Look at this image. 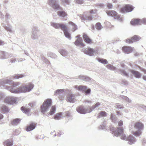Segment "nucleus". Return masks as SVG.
I'll use <instances>...</instances> for the list:
<instances>
[{
    "mask_svg": "<svg viewBox=\"0 0 146 146\" xmlns=\"http://www.w3.org/2000/svg\"><path fill=\"white\" fill-rule=\"evenodd\" d=\"M110 130L113 132V135L116 137L119 136L122 139L128 141V143L130 145H132L135 143L136 141L135 138L133 135H130L128 137H126L125 135L123 134V128H118L115 129L113 127H111Z\"/></svg>",
    "mask_w": 146,
    "mask_h": 146,
    "instance_id": "f257e3e1",
    "label": "nucleus"
},
{
    "mask_svg": "<svg viewBox=\"0 0 146 146\" xmlns=\"http://www.w3.org/2000/svg\"><path fill=\"white\" fill-rule=\"evenodd\" d=\"M34 85L32 84L29 83L26 84H23L19 87L16 89L13 88H9L8 90L11 93H25L31 91L33 88Z\"/></svg>",
    "mask_w": 146,
    "mask_h": 146,
    "instance_id": "f03ea898",
    "label": "nucleus"
},
{
    "mask_svg": "<svg viewBox=\"0 0 146 146\" xmlns=\"http://www.w3.org/2000/svg\"><path fill=\"white\" fill-rule=\"evenodd\" d=\"M50 24L51 26L56 29H61L63 31L65 36L69 39H71V35L68 31V29L66 27L67 25L66 24H63L51 22L50 23Z\"/></svg>",
    "mask_w": 146,
    "mask_h": 146,
    "instance_id": "7ed1b4c3",
    "label": "nucleus"
},
{
    "mask_svg": "<svg viewBox=\"0 0 146 146\" xmlns=\"http://www.w3.org/2000/svg\"><path fill=\"white\" fill-rule=\"evenodd\" d=\"M21 83L19 82H13L12 80H10L8 79H1L0 80V87H3L5 89L8 90L9 88H14V87L19 86Z\"/></svg>",
    "mask_w": 146,
    "mask_h": 146,
    "instance_id": "20e7f679",
    "label": "nucleus"
},
{
    "mask_svg": "<svg viewBox=\"0 0 146 146\" xmlns=\"http://www.w3.org/2000/svg\"><path fill=\"white\" fill-rule=\"evenodd\" d=\"M134 127L137 131L133 132V134L136 137H139L141 134V131L143 129V125L141 123L136 122L134 125Z\"/></svg>",
    "mask_w": 146,
    "mask_h": 146,
    "instance_id": "39448f33",
    "label": "nucleus"
},
{
    "mask_svg": "<svg viewBox=\"0 0 146 146\" xmlns=\"http://www.w3.org/2000/svg\"><path fill=\"white\" fill-rule=\"evenodd\" d=\"M52 101L51 99H48L45 100L41 106L42 112L43 114L46 112L51 106Z\"/></svg>",
    "mask_w": 146,
    "mask_h": 146,
    "instance_id": "423d86ee",
    "label": "nucleus"
},
{
    "mask_svg": "<svg viewBox=\"0 0 146 146\" xmlns=\"http://www.w3.org/2000/svg\"><path fill=\"white\" fill-rule=\"evenodd\" d=\"M19 98L13 97H7L4 100V102L10 104H17L19 101Z\"/></svg>",
    "mask_w": 146,
    "mask_h": 146,
    "instance_id": "0eeeda50",
    "label": "nucleus"
},
{
    "mask_svg": "<svg viewBox=\"0 0 146 146\" xmlns=\"http://www.w3.org/2000/svg\"><path fill=\"white\" fill-rule=\"evenodd\" d=\"M82 51L84 53L90 56H93L98 53L97 50L94 49L90 47L84 48L83 49Z\"/></svg>",
    "mask_w": 146,
    "mask_h": 146,
    "instance_id": "6e6552de",
    "label": "nucleus"
},
{
    "mask_svg": "<svg viewBox=\"0 0 146 146\" xmlns=\"http://www.w3.org/2000/svg\"><path fill=\"white\" fill-rule=\"evenodd\" d=\"M49 5L55 11H59L62 8L56 1H49Z\"/></svg>",
    "mask_w": 146,
    "mask_h": 146,
    "instance_id": "1a4fd4ad",
    "label": "nucleus"
},
{
    "mask_svg": "<svg viewBox=\"0 0 146 146\" xmlns=\"http://www.w3.org/2000/svg\"><path fill=\"white\" fill-rule=\"evenodd\" d=\"M76 110L78 112L82 114L89 113L92 111V110H90L89 108L86 109L82 106L77 107L76 108Z\"/></svg>",
    "mask_w": 146,
    "mask_h": 146,
    "instance_id": "9d476101",
    "label": "nucleus"
},
{
    "mask_svg": "<svg viewBox=\"0 0 146 146\" xmlns=\"http://www.w3.org/2000/svg\"><path fill=\"white\" fill-rule=\"evenodd\" d=\"M75 88L79 91L84 92L86 95L89 94L91 92V89H87V88L85 86L82 85L79 86H76Z\"/></svg>",
    "mask_w": 146,
    "mask_h": 146,
    "instance_id": "9b49d317",
    "label": "nucleus"
},
{
    "mask_svg": "<svg viewBox=\"0 0 146 146\" xmlns=\"http://www.w3.org/2000/svg\"><path fill=\"white\" fill-rule=\"evenodd\" d=\"M121 66L123 69H119L117 72L123 76L128 77V73L126 72L125 70L127 68V67L123 63L121 64Z\"/></svg>",
    "mask_w": 146,
    "mask_h": 146,
    "instance_id": "f8f14e48",
    "label": "nucleus"
},
{
    "mask_svg": "<svg viewBox=\"0 0 146 146\" xmlns=\"http://www.w3.org/2000/svg\"><path fill=\"white\" fill-rule=\"evenodd\" d=\"M69 92L66 96V100L67 102L71 103H73L74 101L75 96L74 95L72 94V92L69 91L68 90H66V92Z\"/></svg>",
    "mask_w": 146,
    "mask_h": 146,
    "instance_id": "ddd939ff",
    "label": "nucleus"
},
{
    "mask_svg": "<svg viewBox=\"0 0 146 146\" xmlns=\"http://www.w3.org/2000/svg\"><path fill=\"white\" fill-rule=\"evenodd\" d=\"M39 32L37 28L33 27L32 29L31 38L33 39H37L38 36Z\"/></svg>",
    "mask_w": 146,
    "mask_h": 146,
    "instance_id": "4468645a",
    "label": "nucleus"
},
{
    "mask_svg": "<svg viewBox=\"0 0 146 146\" xmlns=\"http://www.w3.org/2000/svg\"><path fill=\"white\" fill-rule=\"evenodd\" d=\"M133 9V7L129 5H126L124 7L121 9V11L122 13L129 12L131 11Z\"/></svg>",
    "mask_w": 146,
    "mask_h": 146,
    "instance_id": "2eb2a0df",
    "label": "nucleus"
},
{
    "mask_svg": "<svg viewBox=\"0 0 146 146\" xmlns=\"http://www.w3.org/2000/svg\"><path fill=\"white\" fill-rule=\"evenodd\" d=\"M108 15L112 17H115V19L120 20L121 21H123L122 18H121L120 17L117 15V13L113 11H108L106 12Z\"/></svg>",
    "mask_w": 146,
    "mask_h": 146,
    "instance_id": "dca6fc26",
    "label": "nucleus"
},
{
    "mask_svg": "<svg viewBox=\"0 0 146 146\" xmlns=\"http://www.w3.org/2000/svg\"><path fill=\"white\" fill-rule=\"evenodd\" d=\"M11 56V54L8 52L0 51V58L2 59H5L9 58Z\"/></svg>",
    "mask_w": 146,
    "mask_h": 146,
    "instance_id": "f3484780",
    "label": "nucleus"
},
{
    "mask_svg": "<svg viewBox=\"0 0 146 146\" xmlns=\"http://www.w3.org/2000/svg\"><path fill=\"white\" fill-rule=\"evenodd\" d=\"M80 35H78L76 36L75 38L77 39L75 42L74 44L76 45L84 46V45L82 43V38H80Z\"/></svg>",
    "mask_w": 146,
    "mask_h": 146,
    "instance_id": "a211bd4d",
    "label": "nucleus"
},
{
    "mask_svg": "<svg viewBox=\"0 0 146 146\" xmlns=\"http://www.w3.org/2000/svg\"><path fill=\"white\" fill-rule=\"evenodd\" d=\"M140 38V37L137 35H135L132 37L131 39H127L126 40V42L129 43H132L133 42L139 40Z\"/></svg>",
    "mask_w": 146,
    "mask_h": 146,
    "instance_id": "6ab92c4d",
    "label": "nucleus"
},
{
    "mask_svg": "<svg viewBox=\"0 0 146 146\" xmlns=\"http://www.w3.org/2000/svg\"><path fill=\"white\" fill-rule=\"evenodd\" d=\"M2 25L7 31L10 33L12 32V27L11 26L8 25L7 22L6 21L5 23H3L2 24Z\"/></svg>",
    "mask_w": 146,
    "mask_h": 146,
    "instance_id": "aec40b11",
    "label": "nucleus"
},
{
    "mask_svg": "<svg viewBox=\"0 0 146 146\" xmlns=\"http://www.w3.org/2000/svg\"><path fill=\"white\" fill-rule=\"evenodd\" d=\"M130 23L133 25H139L142 24L141 20L139 19H132Z\"/></svg>",
    "mask_w": 146,
    "mask_h": 146,
    "instance_id": "412c9836",
    "label": "nucleus"
},
{
    "mask_svg": "<svg viewBox=\"0 0 146 146\" xmlns=\"http://www.w3.org/2000/svg\"><path fill=\"white\" fill-rule=\"evenodd\" d=\"M133 48L131 47L124 46L122 48L123 52L125 53L128 54L132 52Z\"/></svg>",
    "mask_w": 146,
    "mask_h": 146,
    "instance_id": "4be33fe9",
    "label": "nucleus"
},
{
    "mask_svg": "<svg viewBox=\"0 0 146 146\" xmlns=\"http://www.w3.org/2000/svg\"><path fill=\"white\" fill-rule=\"evenodd\" d=\"M83 37L84 41L88 44H91L92 43V40L86 34L83 33Z\"/></svg>",
    "mask_w": 146,
    "mask_h": 146,
    "instance_id": "5701e85b",
    "label": "nucleus"
},
{
    "mask_svg": "<svg viewBox=\"0 0 146 146\" xmlns=\"http://www.w3.org/2000/svg\"><path fill=\"white\" fill-rule=\"evenodd\" d=\"M36 126V124L35 123H31L29 125L27 126L26 130L27 131H29L33 130L35 129Z\"/></svg>",
    "mask_w": 146,
    "mask_h": 146,
    "instance_id": "b1692460",
    "label": "nucleus"
},
{
    "mask_svg": "<svg viewBox=\"0 0 146 146\" xmlns=\"http://www.w3.org/2000/svg\"><path fill=\"white\" fill-rule=\"evenodd\" d=\"M131 72L134 76L137 78H140L141 76V74L137 71L131 70Z\"/></svg>",
    "mask_w": 146,
    "mask_h": 146,
    "instance_id": "393cba45",
    "label": "nucleus"
},
{
    "mask_svg": "<svg viewBox=\"0 0 146 146\" xmlns=\"http://www.w3.org/2000/svg\"><path fill=\"white\" fill-rule=\"evenodd\" d=\"M58 52L62 55L64 57L68 56V52L66 50L64 49H60L58 50Z\"/></svg>",
    "mask_w": 146,
    "mask_h": 146,
    "instance_id": "a878e982",
    "label": "nucleus"
},
{
    "mask_svg": "<svg viewBox=\"0 0 146 146\" xmlns=\"http://www.w3.org/2000/svg\"><path fill=\"white\" fill-rule=\"evenodd\" d=\"M21 110L23 113H25L27 115H31L30 110L29 108H25L22 107L21 108Z\"/></svg>",
    "mask_w": 146,
    "mask_h": 146,
    "instance_id": "bb28decb",
    "label": "nucleus"
},
{
    "mask_svg": "<svg viewBox=\"0 0 146 146\" xmlns=\"http://www.w3.org/2000/svg\"><path fill=\"white\" fill-rule=\"evenodd\" d=\"M63 112H60L56 113L54 116V119L55 120H58L61 119L62 118V115L63 114Z\"/></svg>",
    "mask_w": 146,
    "mask_h": 146,
    "instance_id": "cd10ccee",
    "label": "nucleus"
},
{
    "mask_svg": "<svg viewBox=\"0 0 146 146\" xmlns=\"http://www.w3.org/2000/svg\"><path fill=\"white\" fill-rule=\"evenodd\" d=\"M57 14L60 17H64L66 16L67 13L64 11H59L57 12Z\"/></svg>",
    "mask_w": 146,
    "mask_h": 146,
    "instance_id": "c85d7f7f",
    "label": "nucleus"
},
{
    "mask_svg": "<svg viewBox=\"0 0 146 146\" xmlns=\"http://www.w3.org/2000/svg\"><path fill=\"white\" fill-rule=\"evenodd\" d=\"M78 78L85 81H89L90 80V78L88 77L81 75L79 76Z\"/></svg>",
    "mask_w": 146,
    "mask_h": 146,
    "instance_id": "c756f323",
    "label": "nucleus"
},
{
    "mask_svg": "<svg viewBox=\"0 0 146 146\" xmlns=\"http://www.w3.org/2000/svg\"><path fill=\"white\" fill-rule=\"evenodd\" d=\"M20 119L16 118L13 120L11 122V124L13 125H16L19 124L20 121Z\"/></svg>",
    "mask_w": 146,
    "mask_h": 146,
    "instance_id": "7c9ffc66",
    "label": "nucleus"
},
{
    "mask_svg": "<svg viewBox=\"0 0 146 146\" xmlns=\"http://www.w3.org/2000/svg\"><path fill=\"white\" fill-rule=\"evenodd\" d=\"M3 144L5 146H12L13 145L12 142L9 139L4 141Z\"/></svg>",
    "mask_w": 146,
    "mask_h": 146,
    "instance_id": "2f4dec72",
    "label": "nucleus"
},
{
    "mask_svg": "<svg viewBox=\"0 0 146 146\" xmlns=\"http://www.w3.org/2000/svg\"><path fill=\"white\" fill-rule=\"evenodd\" d=\"M56 110V107L55 106H52L49 114H48V115L49 116L50 115H52L54 114Z\"/></svg>",
    "mask_w": 146,
    "mask_h": 146,
    "instance_id": "473e14b6",
    "label": "nucleus"
},
{
    "mask_svg": "<svg viewBox=\"0 0 146 146\" xmlns=\"http://www.w3.org/2000/svg\"><path fill=\"white\" fill-rule=\"evenodd\" d=\"M97 60L99 62L104 64H107L108 63V61L106 59L101 58H98Z\"/></svg>",
    "mask_w": 146,
    "mask_h": 146,
    "instance_id": "72a5a7b5",
    "label": "nucleus"
},
{
    "mask_svg": "<svg viewBox=\"0 0 146 146\" xmlns=\"http://www.w3.org/2000/svg\"><path fill=\"white\" fill-rule=\"evenodd\" d=\"M69 25H72V30L73 31H74L76 30L77 29V26L74 24L72 22L70 21L69 22Z\"/></svg>",
    "mask_w": 146,
    "mask_h": 146,
    "instance_id": "f704fd0d",
    "label": "nucleus"
},
{
    "mask_svg": "<svg viewBox=\"0 0 146 146\" xmlns=\"http://www.w3.org/2000/svg\"><path fill=\"white\" fill-rule=\"evenodd\" d=\"M24 75L22 74H18L13 75L12 79H17L24 77Z\"/></svg>",
    "mask_w": 146,
    "mask_h": 146,
    "instance_id": "c9c22d12",
    "label": "nucleus"
},
{
    "mask_svg": "<svg viewBox=\"0 0 146 146\" xmlns=\"http://www.w3.org/2000/svg\"><path fill=\"white\" fill-rule=\"evenodd\" d=\"M2 111L4 112H7L9 111V109L8 107L5 105L1 107Z\"/></svg>",
    "mask_w": 146,
    "mask_h": 146,
    "instance_id": "e433bc0d",
    "label": "nucleus"
},
{
    "mask_svg": "<svg viewBox=\"0 0 146 146\" xmlns=\"http://www.w3.org/2000/svg\"><path fill=\"white\" fill-rule=\"evenodd\" d=\"M100 105V104L99 102L97 103L94 105H93L91 107H90V110H91L92 111L96 108L99 107Z\"/></svg>",
    "mask_w": 146,
    "mask_h": 146,
    "instance_id": "4c0bfd02",
    "label": "nucleus"
},
{
    "mask_svg": "<svg viewBox=\"0 0 146 146\" xmlns=\"http://www.w3.org/2000/svg\"><path fill=\"white\" fill-rule=\"evenodd\" d=\"M92 19V16H86L85 17H84L83 16H82L81 17V20H91Z\"/></svg>",
    "mask_w": 146,
    "mask_h": 146,
    "instance_id": "58836bf2",
    "label": "nucleus"
},
{
    "mask_svg": "<svg viewBox=\"0 0 146 146\" xmlns=\"http://www.w3.org/2000/svg\"><path fill=\"white\" fill-rule=\"evenodd\" d=\"M110 119L114 123H117V118L115 115H113L112 114H111Z\"/></svg>",
    "mask_w": 146,
    "mask_h": 146,
    "instance_id": "ea45409f",
    "label": "nucleus"
},
{
    "mask_svg": "<svg viewBox=\"0 0 146 146\" xmlns=\"http://www.w3.org/2000/svg\"><path fill=\"white\" fill-rule=\"evenodd\" d=\"M120 97L122 99L125 100L127 102L129 103H130L131 102V100L129 99V98L126 96H124L122 95L120 96Z\"/></svg>",
    "mask_w": 146,
    "mask_h": 146,
    "instance_id": "a19ab883",
    "label": "nucleus"
},
{
    "mask_svg": "<svg viewBox=\"0 0 146 146\" xmlns=\"http://www.w3.org/2000/svg\"><path fill=\"white\" fill-rule=\"evenodd\" d=\"M107 113L104 111H101L99 114L98 117H105L107 116Z\"/></svg>",
    "mask_w": 146,
    "mask_h": 146,
    "instance_id": "79ce46f5",
    "label": "nucleus"
},
{
    "mask_svg": "<svg viewBox=\"0 0 146 146\" xmlns=\"http://www.w3.org/2000/svg\"><path fill=\"white\" fill-rule=\"evenodd\" d=\"M64 89H58L56 90L54 93L55 95H57L60 94L62 92H63L64 91Z\"/></svg>",
    "mask_w": 146,
    "mask_h": 146,
    "instance_id": "37998d69",
    "label": "nucleus"
},
{
    "mask_svg": "<svg viewBox=\"0 0 146 146\" xmlns=\"http://www.w3.org/2000/svg\"><path fill=\"white\" fill-rule=\"evenodd\" d=\"M42 60L46 64L48 65H50V62L48 61V60L44 56H42Z\"/></svg>",
    "mask_w": 146,
    "mask_h": 146,
    "instance_id": "c03bdc74",
    "label": "nucleus"
},
{
    "mask_svg": "<svg viewBox=\"0 0 146 146\" xmlns=\"http://www.w3.org/2000/svg\"><path fill=\"white\" fill-rule=\"evenodd\" d=\"M107 68L111 70H114L116 69V68L113 66L112 65L110 64H109L106 66Z\"/></svg>",
    "mask_w": 146,
    "mask_h": 146,
    "instance_id": "a18cd8bd",
    "label": "nucleus"
},
{
    "mask_svg": "<svg viewBox=\"0 0 146 146\" xmlns=\"http://www.w3.org/2000/svg\"><path fill=\"white\" fill-rule=\"evenodd\" d=\"M96 27L97 30H100L103 28V27L100 23H98L96 25Z\"/></svg>",
    "mask_w": 146,
    "mask_h": 146,
    "instance_id": "49530a36",
    "label": "nucleus"
},
{
    "mask_svg": "<svg viewBox=\"0 0 146 146\" xmlns=\"http://www.w3.org/2000/svg\"><path fill=\"white\" fill-rule=\"evenodd\" d=\"M48 56L52 58H55L57 56L56 54L52 52L49 53L48 54Z\"/></svg>",
    "mask_w": 146,
    "mask_h": 146,
    "instance_id": "de8ad7c7",
    "label": "nucleus"
},
{
    "mask_svg": "<svg viewBox=\"0 0 146 146\" xmlns=\"http://www.w3.org/2000/svg\"><path fill=\"white\" fill-rule=\"evenodd\" d=\"M107 127L106 126V123H103L102 125H100L99 128V129H107Z\"/></svg>",
    "mask_w": 146,
    "mask_h": 146,
    "instance_id": "09e8293b",
    "label": "nucleus"
},
{
    "mask_svg": "<svg viewBox=\"0 0 146 146\" xmlns=\"http://www.w3.org/2000/svg\"><path fill=\"white\" fill-rule=\"evenodd\" d=\"M90 12L91 14H95L97 13V11L96 9L91 10Z\"/></svg>",
    "mask_w": 146,
    "mask_h": 146,
    "instance_id": "8fccbe9b",
    "label": "nucleus"
},
{
    "mask_svg": "<svg viewBox=\"0 0 146 146\" xmlns=\"http://www.w3.org/2000/svg\"><path fill=\"white\" fill-rule=\"evenodd\" d=\"M104 24L106 25V27H109L111 25V23L109 22H108L107 21H106L104 23Z\"/></svg>",
    "mask_w": 146,
    "mask_h": 146,
    "instance_id": "3c124183",
    "label": "nucleus"
},
{
    "mask_svg": "<svg viewBox=\"0 0 146 146\" xmlns=\"http://www.w3.org/2000/svg\"><path fill=\"white\" fill-rule=\"evenodd\" d=\"M115 107L118 109H121L123 108V106L119 104H117L116 105Z\"/></svg>",
    "mask_w": 146,
    "mask_h": 146,
    "instance_id": "603ef678",
    "label": "nucleus"
},
{
    "mask_svg": "<svg viewBox=\"0 0 146 146\" xmlns=\"http://www.w3.org/2000/svg\"><path fill=\"white\" fill-rule=\"evenodd\" d=\"M75 1V3L79 4H82L84 2L83 1Z\"/></svg>",
    "mask_w": 146,
    "mask_h": 146,
    "instance_id": "864d4df0",
    "label": "nucleus"
},
{
    "mask_svg": "<svg viewBox=\"0 0 146 146\" xmlns=\"http://www.w3.org/2000/svg\"><path fill=\"white\" fill-rule=\"evenodd\" d=\"M141 22L142 24L146 25V19L143 18L141 20Z\"/></svg>",
    "mask_w": 146,
    "mask_h": 146,
    "instance_id": "5fc2aeb1",
    "label": "nucleus"
},
{
    "mask_svg": "<svg viewBox=\"0 0 146 146\" xmlns=\"http://www.w3.org/2000/svg\"><path fill=\"white\" fill-rule=\"evenodd\" d=\"M62 3L64 4V5H65L67 4H68L69 2V1H63Z\"/></svg>",
    "mask_w": 146,
    "mask_h": 146,
    "instance_id": "6e6d98bb",
    "label": "nucleus"
},
{
    "mask_svg": "<svg viewBox=\"0 0 146 146\" xmlns=\"http://www.w3.org/2000/svg\"><path fill=\"white\" fill-rule=\"evenodd\" d=\"M107 5L108 8L109 9H111L112 7V5L110 3H108Z\"/></svg>",
    "mask_w": 146,
    "mask_h": 146,
    "instance_id": "4d7b16f0",
    "label": "nucleus"
},
{
    "mask_svg": "<svg viewBox=\"0 0 146 146\" xmlns=\"http://www.w3.org/2000/svg\"><path fill=\"white\" fill-rule=\"evenodd\" d=\"M10 17V15L8 13H6L5 15V19L6 20H8Z\"/></svg>",
    "mask_w": 146,
    "mask_h": 146,
    "instance_id": "13d9d810",
    "label": "nucleus"
},
{
    "mask_svg": "<svg viewBox=\"0 0 146 146\" xmlns=\"http://www.w3.org/2000/svg\"><path fill=\"white\" fill-rule=\"evenodd\" d=\"M4 96V95L3 94L0 92V100H2Z\"/></svg>",
    "mask_w": 146,
    "mask_h": 146,
    "instance_id": "bf43d9fd",
    "label": "nucleus"
},
{
    "mask_svg": "<svg viewBox=\"0 0 146 146\" xmlns=\"http://www.w3.org/2000/svg\"><path fill=\"white\" fill-rule=\"evenodd\" d=\"M17 60L16 58H12L10 60L11 62L12 63L15 62Z\"/></svg>",
    "mask_w": 146,
    "mask_h": 146,
    "instance_id": "052dcab7",
    "label": "nucleus"
},
{
    "mask_svg": "<svg viewBox=\"0 0 146 146\" xmlns=\"http://www.w3.org/2000/svg\"><path fill=\"white\" fill-rule=\"evenodd\" d=\"M118 125L119 126H121L123 125V121L121 120L119 121L118 123Z\"/></svg>",
    "mask_w": 146,
    "mask_h": 146,
    "instance_id": "680f3d73",
    "label": "nucleus"
},
{
    "mask_svg": "<svg viewBox=\"0 0 146 146\" xmlns=\"http://www.w3.org/2000/svg\"><path fill=\"white\" fill-rule=\"evenodd\" d=\"M66 114L67 116L70 117V113L69 112L67 111L66 113Z\"/></svg>",
    "mask_w": 146,
    "mask_h": 146,
    "instance_id": "e2e57ef3",
    "label": "nucleus"
},
{
    "mask_svg": "<svg viewBox=\"0 0 146 146\" xmlns=\"http://www.w3.org/2000/svg\"><path fill=\"white\" fill-rule=\"evenodd\" d=\"M85 103H91V102L88 100H86L85 101Z\"/></svg>",
    "mask_w": 146,
    "mask_h": 146,
    "instance_id": "0e129e2a",
    "label": "nucleus"
},
{
    "mask_svg": "<svg viewBox=\"0 0 146 146\" xmlns=\"http://www.w3.org/2000/svg\"><path fill=\"white\" fill-rule=\"evenodd\" d=\"M23 60H23L22 58H19L18 59V61H23Z\"/></svg>",
    "mask_w": 146,
    "mask_h": 146,
    "instance_id": "69168bd1",
    "label": "nucleus"
},
{
    "mask_svg": "<svg viewBox=\"0 0 146 146\" xmlns=\"http://www.w3.org/2000/svg\"><path fill=\"white\" fill-rule=\"evenodd\" d=\"M25 54L28 56H29V53L26 51H24Z\"/></svg>",
    "mask_w": 146,
    "mask_h": 146,
    "instance_id": "338daca9",
    "label": "nucleus"
},
{
    "mask_svg": "<svg viewBox=\"0 0 146 146\" xmlns=\"http://www.w3.org/2000/svg\"><path fill=\"white\" fill-rule=\"evenodd\" d=\"M3 117V115L0 113V120L2 119Z\"/></svg>",
    "mask_w": 146,
    "mask_h": 146,
    "instance_id": "774afa93",
    "label": "nucleus"
}]
</instances>
